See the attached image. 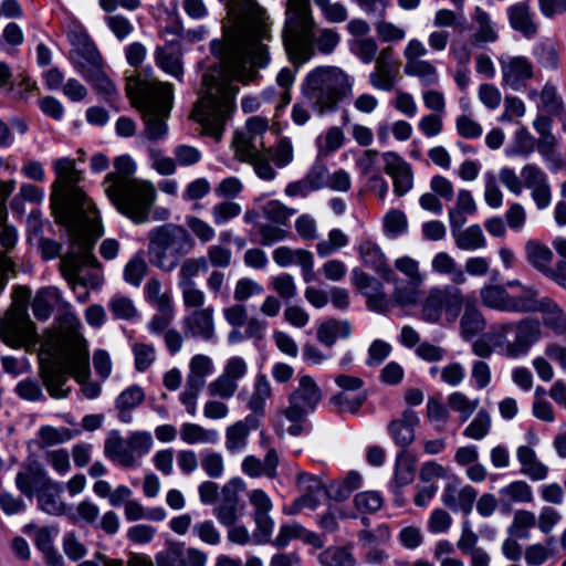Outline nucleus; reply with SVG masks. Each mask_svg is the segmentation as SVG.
Wrapping results in <instances>:
<instances>
[{"instance_id": "1", "label": "nucleus", "mask_w": 566, "mask_h": 566, "mask_svg": "<svg viewBox=\"0 0 566 566\" xmlns=\"http://www.w3.org/2000/svg\"><path fill=\"white\" fill-rule=\"evenodd\" d=\"M271 25L266 11L249 1L242 15L231 25H224L223 40L211 42V52L219 57V64L203 75L191 117L217 140L235 108L239 87L232 81L248 84L270 62L266 42L272 40Z\"/></svg>"}, {"instance_id": "2", "label": "nucleus", "mask_w": 566, "mask_h": 566, "mask_svg": "<svg viewBox=\"0 0 566 566\" xmlns=\"http://www.w3.org/2000/svg\"><path fill=\"white\" fill-rule=\"evenodd\" d=\"M62 328H66L72 338V348L62 361L51 355L40 354L39 375L52 398L62 399L69 396L71 389L64 388L69 376H73L82 384V391L88 399L96 398L101 392L98 384L90 381L88 352L85 339L78 334L80 319L73 314H66L61 322Z\"/></svg>"}, {"instance_id": "3", "label": "nucleus", "mask_w": 566, "mask_h": 566, "mask_svg": "<svg viewBox=\"0 0 566 566\" xmlns=\"http://www.w3.org/2000/svg\"><path fill=\"white\" fill-rule=\"evenodd\" d=\"M316 22L310 0H286L282 39L290 60L303 64L315 54V45L325 54L332 53L339 43V34L329 28L315 36Z\"/></svg>"}, {"instance_id": "4", "label": "nucleus", "mask_w": 566, "mask_h": 566, "mask_svg": "<svg viewBox=\"0 0 566 566\" xmlns=\"http://www.w3.org/2000/svg\"><path fill=\"white\" fill-rule=\"evenodd\" d=\"M115 171L106 175L104 192L118 212L136 224L148 221L156 201V188L147 180L134 178L136 165L129 156H119L114 161Z\"/></svg>"}, {"instance_id": "5", "label": "nucleus", "mask_w": 566, "mask_h": 566, "mask_svg": "<svg viewBox=\"0 0 566 566\" xmlns=\"http://www.w3.org/2000/svg\"><path fill=\"white\" fill-rule=\"evenodd\" d=\"M126 95L142 114L145 136L151 142L163 139L168 132L166 119L174 104L172 85L140 74L130 75Z\"/></svg>"}, {"instance_id": "6", "label": "nucleus", "mask_w": 566, "mask_h": 566, "mask_svg": "<svg viewBox=\"0 0 566 566\" xmlns=\"http://www.w3.org/2000/svg\"><path fill=\"white\" fill-rule=\"evenodd\" d=\"M56 179L52 185L51 203L56 222H74L88 214L98 216L94 203L77 186L82 171L76 169L75 159L62 157L53 163Z\"/></svg>"}, {"instance_id": "7", "label": "nucleus", "mask_w": 566, "mask_h": 566, "mask_svg": "<svg viewBox=\"0 0 566 566\" xmlns=\"http://www.w3.org/2000/svg\"><path fill=\"white\" fill-rule=\"evenodd\" d=\"M354 78L338 66H317L303 80L301 92L318 115L334 112L339 102L352 96Z\"/></svg>"}, {"instance_id": "8", "label": "nucleus", "mask_w": 566, "mask_h": 566, "mask_svg": "<svg viewBox=\"0 0 566 566\" xmlns=\"http://www.w3.org/2000/svg\"><path fill=\"white\" fill-rule=\"evenodd\" d=\"M74 222H59L67 229L71 240V251L61 259V272L71 284L85 285L80 273L83 265L97 266L98 261L92 254L95 241L103 234L99 216L88 214L76 218Z\"/></svg>"}, {"instance_id": "9", "label": "nucleus", "mask_w": 566, "mask_h": 566, "mask_svg": "<svg viewBox=\"0 0 566 566\" xmlns=\"http://www.w3.org/2000/svg\"><path fill=\"white\" fill-rule=\"evenodd\" d=\"M150 263L163 272H172L182 256L189 254L195 242L188 231L179 224L165 223L147 233Z\"/></svg>"}, {"instance_id": "10", "label": "nucleus", "mask_w": 566, "mask_h": 566, "mask_svg": "<svg viewBox=\"0 0 566 566\" xmlns=\"http://www.w3.org/2000/svg\"><path fill=\"white\" fill-rule=\"evenodd\" d=\"M541 338V323L533 317L497 323L489 332V339L497 352L514 359L526 356Z\"/></svg>"}, {"instance_id": "11", "label": "nucleus", "mask_w": 566, "mask_h": 566, "mask_svg": "<svg viewBox=\"0 0 566 566\" xmlns=\"http://www.w3.org/2000/svg\"><path fill=\"white\" fill-rule=\"evenodd\" d=\"M29 296L28 289L19 287L18 300L9 307L0 323V339L12 348L30 349L38 340L35 325L27 310L25 302Z\"/></svg>"}, {"instance_id": "12", "label": "nucleus", "mask_w": 566, "mask_h": 566, "mask_svg": "<svg viewBox=\"0 0 566 566\" xmlns=\"http://www.w3.org/2000/svg\"><path fill=\"white\" fill-rule=\"evenodd\" d=\"M394 268L405 280L398 277L391 269V277L386 279V282L394 286L392 301L399 306L418 304L426 282V273L421 270L420 262L410 255H401L394 261Z\"/></svg>"}, {"instance_id": "13", "label": "nucleus", "mask_w": 566, "mask_h": 566, "mask_svg": "<svg viewBox=\"0 0 566 566\" xmlns=\"http://www.w3.org/2000/svg\"><path fill=\"white\" fill-rule=\"evenodd\" d=\"M462 291L454 285L432 286L421 302L420 317L430 324H453L463 307Z\"/></svg>"}, {"instance_id": "14", "label": "nucleus", "mask_w": 566, "mask_h": 566, "mask_svg": "<svg viewBox=\"0 0 566 566\" xmlns=\"http://www.w3.org/2000/svg\"><path fill=\"white\" fill-rule=\"evenodd\" d=\"M153 444V437L147 431H135L127 438L113 433L105 441L104 454L124 468H133L149 452Z\"/></svg>"}, {"instance_id": "15", "label": "nucleus", "mask_w": 566, "mask_h": 566, "mask_svg": "<svg viewBox=\"0 0 566 566\" xmlns=\"http://www.w3.org/2000/svg\"><path fill=\"white\" fill-rule=\"evenodd\" d=\"M212 359L202 354L195 355L189 361V373L182 391L179 395L180 402L190 416L197 413V400L206 385V378L213 373Z\"/></svg>"}, {"instance_id": "16", "label": "nucleus", "mask_w": 566, "mask_h": 566, "mask_svg": "<svg viewBox=\"0 0 566 566\" xmlns=\"http://www.w3.org/2000/svg\"><path fill=\"white\" fill-rule=\"evenodd\" d=\"M235 157L243 163L252 165L256 176L263 180H273L276 171L270 165V150L265 146H254L251 137L237 132L232 140Z\"/></svg>"}, {"instance_id": "17", "label": "nucleus", "mask_w": 566, "mask_h": 566, "mask_svg": "<svg viewBox=\"0 0 566 566\" xmlns=\"http://www.w3.org/2000/svg\"><path fill=\"white\" fill-rule=\"evenodd\" d=\"M321 399L322 390L315 380L311 376H302L283 413L291 422H302L310 412L314 411Z\"/></svg>"}, {"instance_id": "18", "label": "nucleus", "mask_w": 566, "mask_h": 566, "mask_svg": "<svg viewBox=\"0 0 566 566\" xmlns=\"http://www.w3.org/2000/svg\"><path fill=\"white\" fill-rule=\"evenodd\" d=\"M248 366L243 358H230L222 373L207 387L208 395L212 398L230 399L232 398L238 388L239 380L247 374Z\"/></svg>"}, {"instance_id": "19", "label": "nucleus", "mask_w": 566, "mask_h": 566, "mask_svg": "<svg viewBox=\"0 0 566 566\" xmlns=\"http://www.w3.org/2000/svg\"><path fill=\"white\" fill-rule=\"evenodd\" d=\"M248 497L251 505L254 509V543H266L270 539L274 527V522L270 516V512L273 507L272 501L269 497V495L263 490L260 489L250 491Z\"/></svg>"}, {"instance_id": "20", "label": "nucleus", "mask_w": 566, "mask_h": 566, "mask_svg": "<svg viewBox=\"0 0 566 566\" xmlns=\"http://www.w3.org/2000/svg\"><path fill=\"white\" fill-rule=\"evenodd\" d=\"M352 282L366 297L369 310L384 313L389 308V298L381 282L376 277L356 268L352 271Z\"/></svg>"}, {"instance_id": "21", "label": "nucleus", "mask_w": 566, "mask_h": 566, "mask_svg": "<svg viewBox=\"0 0 566 566\" xmlns=\"http://www.w3.org/2000/svg\"><path fill=\"white\" fill-rule=\"evenodd\" d=\"M523 188L531 191L537 209H546L552 202V189L547 175L536 165L527 164L521 169Z\"/></svg>"}, {"instance_id": "22", "label": "nucleus", "mask_w": 566, "mask_h": 566, "mask_svg": "<svg viewBox=\"0 0 566 566\" xmlns=\"http://www.w3.org/2000/svg\"><path fill=\"white\" fill-rule=\"evenodd\" d=\"M385 172L392 178L394 192L398 197L405 196L413 187V172L411 166L397 153L382 154Z\"/></svg>"}, {"instance_id": "23", "label": "nucleus", "mask_w": 566, "mask_h": 566, "mask_svg": "<svg viewBox=\"0 0 566 566\" xmlns=\"http://www.w3.org/2000/svg\"><path fill=\"white\" fill-rule=\"evenodd\" d=\"M51 480L43 464L36 459H28L15 475V486L27 497L33 496Z\"/></svg>"}, {"instance_id": "24", "label": "nucleus", "mask_w": 566, "mask_h": 566, "mask_svg": "<svg viewBox=\"0 0 566 566\" xmlns=\"http://www.w3.org/2000/svg\"><path fill=\"white\" fill-rule=\"evenodd\" d=\"M185 545L178 542H169L164 553L156 557V566H187ZM104 566H124L120 559H105ZM128 566H155L149 558L134 557Z\"/></svg>"}, {"instance_id": "25", "label": "nucleus", "mask_w": 566, "mask_h": 566, "mask_svg": "<svg viewBox=\"0 0 566 566\" xmlns=\"http://www.w3.org/2000/svg\"><path fill=\"white\" fill-rule=\"evenodd\" d=\"M502 84L514 91L525 86L533 77V64L525 56H509L500 59Z\"/></svg>"}, {"instance_id": "26", "label": "nucleus", "mask_w": 566, "mask_h": 566, "mask_svg": "<svg viewBox=\"0 0 566 566\" xmlns=\"http://www.w3.org/2000/svg\"><path fill=\"white\" fill-rule=\"evenodd\" d=\"M398 69L394 64V50L386 46L379 51L374 71L369 74L370 85L380 91H390L397 78Z\"/></svg>"}, {"instance_id": "27", "label": "nucleus", "mask_w": 566, "mask_h": 566, "mask_svg": "<svg viewBox=\"0 0 566 566\" xmlns=\"http://www.w3.org/2000/svg\"><path fill=\"white\" fill-rule=\"evenodd\" d=\"M476 490L467 484L463 486L459 485L457 480L446 484L441 501L444 506L452 511H461L464 514L472 512L473 503L476 500Z\"/></svg>"}, {"instance_id": "28", "label": "nucleus", "mask_w": 566, "mask_h": 566, "mask_svg": "<svg viewBox=\"0 0 566 566\" xmlns=\"http://www.w3.org/2000/svg\"><path fill=\"white\" fill-rule=\"evenodd\" d=\"M420 423V419L412 409H405L401 416L394 419L388 424V431L396 444L406 448L415 441V429Z\"/></svg>"}, {"instance_id": "29", "label": "nucleus", "mask_w": 566, "mask_h": 566, "mask_svg": "<svg viewBox=\"0 0 566 566\" xmlns=\"http://www.w3.org/2000/svg\"><path fill=\"white\" fill-rule=\"evenodd\" d=\"M259 421L254 416H247L244 419L230 424L226 429L224 447L230 453H240L248 446L250 432L256 429Z\"/></svg>"}, {"instance_id": "30", "label": "nucleus", "mask_w": 566, "mask_h": 566, "mask_svg": "<svg viewBox=\"0 0 566 566\" xmlns=\"http://www.w3.org/2000/svg\"><path fill=\"white\" fill-rule=\"evenodd\" d=\"M185 331L190 336L211 339L214 335L213 307L195 310L185 318Z\"/></svg>"}, {"instance_id": "31", "label": "nucleus", "mask_w": 566, "mask_h": 566, "mask_svg": "<svg viewBox=\"0 0 566 566\" xmlns=\"http://www.w3.org/2000/svg\"><path fill=\"white\" fill-rule=\"evenodd\" d=\"M430 269L433 274L448 276L454 284H464L467 276L455 259L448 252L436 253L430 261Z\"/></svg>"}, {"instance_id": "32", "label": "nucleus", "mask_w": 566, "mask_h": 566, "mask_svg": "<svg viewBox=\"0 0 566 566\" xmlns=\"http://www.w3.org/2000/svg\"><path fill=\"white\" fill-rule=\"evenodd\" d=\"M72 60L77 71L86 77L98 69L103 67L102 56L92 43H83L72 51Z\"/></svg>"}, {"instance_id": "33", "label": "nucleus", "mask_w": 566, "mask_h": 566, "mask_svg": "<svg viewBox=\"0 0 566 566\" xmlns=\"http://www.w3.org/2000/svg\"><path fill=\"white\" fill-rule=\"evenodd\" d=\"M521 463V473L532 481H543L548 475V467L537 459L535 451L528 446H521L516 450Z\"/></svg>"}, {"instance_id": "34", "label": "nucleus", "mask_w": 566, "mask_h": 566, "mask_svg": "<svg viewBox=\"0 0 566 566\" xmlns=\"http://www.w3.org/2000/svg\"><path fill=\"white\" fill-rule=\"evenodd\" d=\"M359 255L363 263L380 275L384 281L391 277V268L387 263L386 255L376 243L363 242L359 247Z\"/></svg>"}, {"instance_id": "35", "label": "nucleus", "mask_w": 566, "mask_h": 566, "mask_svg": "<svg viewBox=\"0 0 566 566\" xmlns=\"http://www.w3.org/2000/svg\"><path fill=\"white\" fill-rule=\"evenodd\" d=\"M511 27L527 38L537 32L528 1L517 2L507 9Z\"/></svg>"}, {"instance_id": "36", "label": "nucleus", "mask_w": 566, "mask_h": 566, "mask_svg": "<svg viewBox=\"0 0 566 566\" xmlns=\"http://www.w3.org/2000/svg\"><path fill=\"white\" fill-rule=\"evenodd\" d=\"M544 302L538 289L534 285L523 286L518 295H511L509 313H537Z\"/></svg>"}, {"instance_id": "37", "label": "nucleus", "mask_w": 566, "mask_h": 566, "mask_svg": "<svg viewBox=\"0 0 566 566\" xmlns=\"http://www.w3.org/2000/svg\"><path fill=\"white\" fill-rule=\"evenodd\" d=\"M451 230L455 247L459 250L475 251L486 247L485 237L479 224H472L467 229H462V227H451Z\"/></svg>"}, {"instance_id": "38", "label": "nucleus", "mask_w": 566, "mask_h": 566, "mask_svg": "<svg viewBox=\"0 0 566 566\" xmlns=\"http://www.w3.org/2000/svg\"><path fill=\"white\" fill-rule=\"evenodd\" d=\"M537 313H542L543 324L557 336L566 334V313L551 297L544 296V302Z\"/></svg>"}, {"instance_id": "39", "label": "nucleus", "mask_w": 566, "mask_h": 566, "mask_svg": "<svg viewBox=\"0 0 566 566\" xmlns=\"http://www.w3.org/2000/svg\"><path fill=\"white\" fill-rule=\"evenodd\" d=\"M472 20L476 25V31L472 34V43L481 46L485 43H492L497 40V32L490 14L481 7H475Z\"/></svg>"}, {"instance_id": "40", "label": "nucleus", "mask_w": 566, "mask_h": 566, "mask_svg": "<svg viewBox=\"0 0 566 566\" xmlns=\"http://www.w3.org/2000/svg\"><path fill=\"white\" fill-rule=\"evenodd\" d=\"M499 494L501 503L507 506L512 503L531 504L534 501L532 486L523 480L512 481L501 488Z\"/></svg>"}, {"instance_id": "41", "label": "nucleus", "mask_w": 566, "mask_h": 566, "mask_svg": "<svg viewBox=\"0 0 566 566\" xmlns=\"http://www.w3.org/2000/svg\"><path fill=\"white\" fill-rule=\"evenodd\" d=\"M62 488L52 479L43 485L38 493V502L40 507L49 514H61L64 511V504L61 501Z\"/></svg>"}, {"instance_id": "42", "label": "nucleus", "mask_w": 566, "mask_h": 566, "mask_svg": "<svg viewBox=\"0 0 566 566\" xmlns=\"http://www.w3.org/2000/svg\"><path fill=\"white\" fill-rule=\"evenodd\" d=\"M525 255L527 262L537 271L544 273L547 276V272L552 271L549 268L551 262L553 261V252L552 250L536 241L528 240L525 243Z\"/></svg>"}, {"instance_id": "43", "label": "nucleus", "mask_w": 566, "mask_h": 566, "mask_svg": "<svg viewBox=\"0 0 566 566\" xmlns=\"http://www.w3.org/2000/svg\"><path fill=\"white\" fill-rule=\"evenodd\" d=\"M486 326V321L481 310L473 303L464 305L463 314L460 318L461 336L465 339L472 338Z\"/></svg>"}, {"instance_id": "44", "label": "nucleus", "mask_w": 566, "mask_h": 566, "mask_svg": "<svg viewBox=\"0 0 566 566\" xmlns=\"http://www.w3.org/2000/svg\"><path fill=\"white\" fill-rule=\"evenodd\" d=\"M239 497L235 491L230 486H224L222 490V501L214 509V515L218 521L223 525H233L239 518Z\"/></svg>"}, {"instance_id": "45", "label": "nucleus", "mask_w": 566, "mask_h": 566, "mask_svg": "<svg viewBox=\"0 0 566 566\" xmlns=\"http://www.w3.org/2000/svg\"><path fill=\"white\" fill-rule=\"evenodd\" d=\"M350 334L352 326L348 321L331 318L318 326L316 337L325 346L332 347L338 337L347 338Z\"/></svg>"}, {"instance_id": "46", "label": "nucleus", "mask_w": 566, "mask_h": 566, "mask_svg": "<svg viewBox=\"0 0 566 566\" xmlns=\"http://www.w3.org/2000/svg\"><path fill=\"white\" fill-rule=\"evenodd\" d=\"M480 297L485 307L509 313L511 294L506 291L505 286L486 284L480 290Z\"/></svg>"}, {"instance_id": "47", "label": "nucleus", "mask_w": 566, "mask_h": 566, "mask_svg": "<svg viewBox=\"0 0 566 566\" xmlns=\"http://www.w3.org/2000/svg\"><path fill=\"white\" fill-rule=\"evenodd\" d=\"M180 438L187 444H214L219 441V433L216 429L186 422L180 428Z\"/></svg>"}, {"instance_id": "48", "label": "nucleus", "mask_w": 566, "mask_h": 566, "mask_svg": "<svg viewBox=\"0 0 566 566\" xmlns=\"http://www.w3.org/2000/svg\"><path fill=\"white\" fill-rule=\"evenodd\" d=\"M476 210L475 201L469 190L462 189L457 195L455 207L449 210L451 227H463L465 214H473Z\"/></svg>"}, {"instance_id": "49", "label": "nucleus", "mask_w": 566, "mask_h": 566, "mask_svg": "<svg viewBox=\"0 0 566 566\" xmlns=\"http://www.w3.org/2000/svg\"><path fill=\"white\" fill-rule=\"evenodd\" d=\"M155 61L165 73L181 80L184 69L179 52L168 46L158 48L155 51Z\"/></svg>"}, {"instance_id": "50", "label": "nucleus", "mask_w": 566, "mask_h": 566, "mask_svg": "<svg viewBox=\"0 0 566 566\" xmlns=\"http://www.w3.org/2000/svg\"><path fill=\"white\" fill-rule=\"evenodd\" d=\"M146 300L157 310H172V300L170 292L166 290L161 281L153 276L145 285Z\"/></svg>"}, {"instance_id": "51", "label": "nucleus", "mask_w": 566, "mask_h": 566, "mask_svg": "<svg viewBox=\"0 0 566 566\" xmlns=\"http://www.w3.org/2000/svg\"><path fill=\"white\" fill-rule=\"evenodd\" d=\"M403 72L408 76L418 77L424 85H434L439 82L438 69L428 60L405 63Z\"/></svg>"}, {"instance_id": "52", "label": "nucleus", "mask_w": 566, "mask_h": 566, "mask_svg": "<svg viewBox=\"0 0 566 566\" xmlns=\"http://www.w3.org/2000/svg\"><path fill=\"white\" fill-rule=\"evenodd\" d=\"M77 431L69 428H55L53 426H42L38 432V446L40 449L65 443L73 439Z\"/></svg>"}, {"instance_id": "53", "label": "nucleus", "mask_w": 566, "mask_h": 566, "mask_svg": "<svg viewBox=\"0 0 566 566\" xmlns=\"http://www.w3.org/2000/svg\"><path fill=\"white\" fill-rule=\"evenodd\" d=\"M59 298V291L55 287L40 290L32 302V311L38 319H48L52 313L53 303Z\"/></svg>"}, {"instance_id": "54", "label": "nucleus", "mask_w": 566, "mask_h": 566, "mask_svg": "<svg viewBox=\"0 0 566 566\" xmlns=\"http://www.w3.org/2000/svg\"><path fill=\"white\" fill-rule=\"evenodd\" d=\"M148 272V264L143 252H137L124 266V281L135 287H138Z\"/></svg>"}, {"instance_id": "55", "label": "nucleus", "mask_w": 566, "mask_h": 566, "mask_svg": "<svg viewBox=\"0 0 566 566\" xmlns=\"http://www.w3.org/2000/svg\"><path fill=\"white\" fill-rule=\"evenodd\" d=\"M365 400L366 396L363 394L350 395L348 392L342 391L332 396L328 399V405L338 413H356Z\"/></svg>"}, {"instance_id": "56", "label": "nucleus", "mask_w": 566, "mask_h": 566, "mask_svg": "<svg viewBox=\"0 0 566 566\" xmlns=\"http://www.w3.org/2000/svg\"><path fill=\"white\" fill-rule=\"evenodd\" d=\"M448 407L458 412L461 421H467L479 408L480 400L478 398L470 399L462 391H453L447 398Z\"/></svg>"}, {"instance_id": "57", "label": "nucleus", "mask_w": 566, "mask_h": 566, "mask_svg": "<svg viewBox=\"0 0 566 566\" xmlns=\"http://www.w3.org/2000/svg\"><path fill=\"white\" fill-rule=\"evenodd\" d=\"M145 399L143 389L138 386H132L125 389L116 399V407L119 409L120 420L128 422L130 416L127 411L140 405Z\"/></svg>"}, {"instance_id": "58", "label": "nucleus", "mask_w": 566, "mask_h": 566, "mask_svg": "<svg viewBox=\"0 0 566 566\" xmlns=\"http://www.w3.org/2000/svg\"><path fill=\"white\" fill-rule=\"evenodd\" d=\"M272 388L265 375L256 377L254 390L248 401V407L256 415L264 412L265 401L271 397Z\"/></svg>"}, {"instance_id": "59", "label": "nucleus", "mask_w": 566, "mask_h": 566, "mask_svg": "<svg viewBox=\"0 0 566 566\" xmlns=\"http://www.w3.org/2000/svg\"><path fill=\"white\" fill-rule=\"evenodd\" d=\"M207 270L208 263L205 256L185 259L178 271V285L197 283L196 279L200 272Z\"/></svg>"}, {"instance_id": "60", "label": "nucleus", "mask_w": 566, "mask_h": 566, "mask_svg": "<svg viewBox=\"0 0 566 566\" xmlns=\"http://www.w3.org/2000/svg\"><path fill=\"white\" fill-rule=\"evenodd\" d=\"M107 306L116 319L130 321L138 316V310L133 300L123 294L112 296Z\"/></svg>"}, {"instance_id": "61", "label": "nucleus", "mask_w": 566, "mask_h": 566, "mask_svg": "<svg viewBox=\"0 0 566 566\" xmlns=\"http://www.w3.org/2000/svg\"><path fill=\"white\" fill-rule=\"evenodd\" d=\"M323 566H355L356 559L346 547H329L318 555Z\"/></svg>"}, {"instance_id": "62", "label": "nucleus", "mask_w": 566, "mask_h": 566, "mask_svg": "<svg viewBox=\"0 0 566 566\" xmlns=\"http://www.w3.org/2000/svg\"><path fill=\"white\" fill-rule=\"evenodd\" d=\"M415 460L402 450L397 454L394 480L398 486H405L413 481Z\"/></svg>"}, {"instance_id": "63", "label": "nucleus", "mask_w": 566, "mask_h": 566, "mask_svg": "<svg viewBox=\"0 0 566 566\" xmlns=\"http://www.w3.org/2000/svg\"><path fill=\"white\" fill-rule=\"evenodd\" d=\"M492 426L491 415L485 409H480L473 420L467 426L463 434L473 440H482L485 438Z\"/></svg>"}, {"instance_id": "64", "label": "nucleus", "mask_w": 566, "mask_h": 566, "mask_svg": "<svg viewBox=\"0 0 566 566\" xmlns=\"http://www.w3.org/2000/svg\"><path fill=\"white\" fill-rule=\"evenodd\" d=\"M361 485V475L357 471H349L344 479L331 484L329 491L333 497L343 501Z\"/></svg>"}]
</instances>
